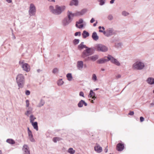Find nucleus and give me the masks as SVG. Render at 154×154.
<instances>
[{
  "mask_svg": "<svg viewBox=\"0 0 154 154\" xmlns=\"http://www.w3.org/2000/svg\"><path fill=\"white\" fill-rule=\"evenodd\" d=\"M49 10L52 13L57 15L60 14L62 12L66 9V7L64 6H60L58 5L55 6V9L52 6H50Z\"/></svg>",
  "mask_w": 154,
  "mask_h": 154,
  "instance_id": "f257e3e1",
  "label": "nucleus"
},
{
  "mask_svg": "<svg viewBox=\"0 0 154 154\" xmlns=\"http://www.w3.org/2000/svg\"><path fill=\"white\" fill-rule=\"evenodd\" d=\"M91 50L88 51L89 53H87V54L84 55L82 57L85 61L88 62L90 61H95L99 58V55L97 54H95L91 56L90 55H92L94 53L91 51Z\"/></svg>",
  "mask_w": 154,
  "mask_h": 154,
  "instance_id": "f03ea898",
  "label": "nucleus"
},
{
  "mask_svg": "<svg viewBox=\"0 0 154 154\" xmlns=\"http://www.w3.org/2000/svg\"><path fill=\"white\" fill-rule=\"evenodd\" d=\"M16 82L19 88H22L23 87L25 83L24 77L22 74H18L16 78Z\"/></svg>",
  "mask_w": 154,
  "mask_h": 154,
  "instance_id": "7ed1b4c3",
  "label": "nucleus"
},
{
  "mask_svg": "<svg viewBox=\"0 0 154 154\" xmlns=\"http://www.w3.org/2000/svg\"><path fill=\"white\" fill-rule=\"evenodd\" d=\"M94 49L98 52H105L108 50V48L106 46L101 44H96L94 47Z\"/></svg>",
  "mask_w": 154,
  "mask_h": 154,
  "instance_id": "20e7f679",
  "label": "nucleus"
},
{
  "mask_svg": "<svg viewBox=\"0 0 154 154\" xmlns=\"http://www.w3.org/2000/svg\"><path fill=\"white\" fill-rule=\"evenodd\" d=\"M84 42H82L78 46V48L79 50L83 49L85 48L86 49L83 51L81 55V57H82L84 55H86L87 53H89L88 51L90 50L91 49V48H88L85 45H84Z\"/></svg>",
  "mask_w": 154,
  "mask_h": 154,
  "instance_id": "39448f33",
  "label": "nucleus"
},
{
  "mask_svg": "<svg viewBox=\"0 0 154 154\" xmlns=\"http://www.w3.org/2000/svg\"><path fill=\"white\" fill-rule=\"evenodd\" d=\"M144 63L140 61H137L134 63L133 65V67L137 70L142 69L144 67Z\"/></svg>",
  "mask_w": 154,
  "mask_h": 154,
  "instance_id": "423d86ee",
  "label": "nucleus"
},
{
  "mask_svg": "<svg viewBox=\"0 0 154 154\" xmlns=\"http://www.w3.org/2000/svg\"><path fill=\"white\" fill-rule=\"evenodd\" d=\"M106 57L109 59V61L110 60L112 63L117 66H119L120 65V63L116 59L114 58L112 56L110 55H108L107 56H106Z\"/></svg>",
  "mask_w": 154,
  "mask_h": 154,
  "instance_id": "0eeeda50",
  "label": "nucleus"
},
{
  "mask_svg": "<svg viewBox=\"0 0 154 154\" xmlns=\"http://www.w3.org/2000/svg\"><path fill=\"white\" fill-rule=\"evenodd\" d=\"M36 11L35 7L33 4L31 3L30 4L29 9V13L30 16L34 15Z\"/></svg>",
  "mask_w": 154,
  "mask_h": 154,
  "instance_id": "6e6552de",
  "label": "nucleus"
},
{
  "mask_svg": "<svg viewBox=\"0 0 154 154\" xmlns=\"http://www.w3.org/2000/svg\"><path fill=\"white\" fill-rule=\"evenodd\" d=\"M105 33V35L108 37L114 34L115 32L112 28H109L106 30Z\"/></svg>",
  "mask_w": 154,
  "mask_h": 154,
  "instance_id": "1a4fd4ad",
  "label": "nucleus"
},
{
  "mask_svg": "<svg viewBox=\"0 0 154 154\" xmlns=\"http://www.w3.org/2000/svg\"><path fill=\"white\" fill-rule=\"evenodd\" d=\"M67 15V16L66 17L72 21L74 17L75 16H77L75 14V13H73L71 11H68Z\"/></svg>",
  "mask_w": 154,
  "mask_h": 154,
  "instance_id": "9d476101",
  "label": "nucleus"
},
{
  "mask_svg": "<svg viewBox=\"0 0 154 154\" xmlns=\"http://www.w3.org/2000/svg\"><path fill=\"white\" fill-rule=\"evenodd\" d=\"M71 22V21L65 17L62 20V23L63 26H68Z\"/></svg>",
  "mask_w": 154,
  "mask_h": 154,
  "instance_id": "9b49d317",
  "label": "nucleus"
},
{
  "mask_svg": "<svg viewBox=\"0 0 154 154\" xmlns=\"http://www.w3.org/2000/svg\"><path fill=\"white\" fill-rule=\"evenodd\" d=\"M83 22V20L82 19H80L78 21H76L75 24V26L78 28L81 29L84 26L83 24H81L79 26L78 24H82Z\"/></svg>",
  "mask_w": 154,
  "mask_h": 154,
  "instance_id": "f8f14e48",
  "label": "nucleus"
},
{
  "mask_svg": "<svg viewBox=\"0 0 154 154\" xmlns=\"http://www.w3.org/2000/svg\"><path fill=\"white\" fill-rule=\"evenodd\" d=\"M124 148V144L119 143L117 145L116 149L119 151H122Z\"/></svg>",
  "mask_w": 154,
  "mask_h": 154,
  "instance_id": "ddd939ff",
  "label": "nucleus"
},
{
  "mask_svg": "<svg viewBox=\"0 0 154 154\" xmlns=\"http://www.w3.org/2000/svg\"><path fill=\"white\" fill-rule=\"evenodd\" d=\"M76 66L79 70H82L83 66V62L82 61H78L77 62Z\"/></svg>",
  "mask_w": 154,
  "mask_h": 154,
  "instance_id": "4468645a",
  "label": "nucleus"
},
{
  "mask_svg": "<svg viewBox=\"0 0 154 154\" xmlns=\"http://www.w3.org/2000/svg\"><path fill=\"white\" fill-rule=\"evenodd\" d=\"M87 9H84L80 11H77L75 12V14L76 16H81L85 14L87 11Z\"/></svg>",
  "mask_w": 154,
  "mask_h": 154,
  "instance_id": "2eb2a0df",
  "label": "nucleus"
},
{
  "mask_svg": "<svg viewBox=\"0 0 154 154\" xmlns=\"http://www.w3.org/2000/svg\"><path fill=\"white\" fill-rule=\"evenodd\" d=\"M28 148V147L26 145H24L23 146V150L24 151V154H30V152Z\"/></svg>",
  "mask_w": 154,
  "mask_h": 154,
  "instance_id": "dca6fc26",
  "label": "nucleus"
},
{
  "mask_svg": "<svg viewBox=\"0 0 154 154\" xmlns=\"http://www.w3.org/2000/svg\"><path fill=\"white\" fill-rule=\"evenodd\" d=\"M22 67L23 70L27 72L29 71L30 69L29 65L27 63H24L22 65Z\"/></svg>",
  "mask_w": 154,
  "mask_h": 154,
  "instance_id": "f3484780",
  "label": "nucleus"
},
{
  "mask_svg": "<svg viewBox=\"0 0 154 154\" xmlns=\"http://www.w3.org/2000/svg\"><path fill=\"white\" fill-rule=\"evenodd\" d=\"M106 57H105L104 58L98 60L97 61V63L98 64H103L109 61L108 59H106L105 58Z\"/></svg>",
  "mask_w": 154,
  "mask_h": 154,
  "instance_id": "a211bd4d",
  "label": "nucleus"
},
{
  "mask_svg": "<svg viewBox=\"0 0 154 154\" xmlns=\"http://www.w3.org/2000/svg\"><path fill=\"white\" fill-rule=\"evenodd\" d=\"M94 150L98 153H100L102 151V147L100 146L99 144L97 143L96 146L94 147Z\"/></svg>",
  "mask_w": 154,
  "mask_h": 154,
  "instance_id": "6ab92c4d",
  "label": "nucleus"
},
{
  "mask_svg": "<svg viewBox=\"0 0 154 154\" xmlns=\"http://www.w3.org/2000/svg\"><path fill=\"white\" fill-rule=\"evenodd\" d=\"M83 105L85 106H87L88 104L84 100H81L78 103V106L79 107L81 108L83 107Z\"/></svg>",
  "mask_w": 154,
  "mask_h": 154,
  "instance_id": "aec40b11",
  "label": "nucleus"
},
{
  "mask_svg": "<svg viewBox=\"0 0 154 154\" xmlns=\"http://www.w3.org/2000/svg\"><path fill=\"white\" fill-rule=\"evenodd\" d=\"M146 82L149 84L152 85L154 84V78L152 77L148 78Z\"/></svg>",
  "mask_w": 154,
  "mask_h": 154,
  "instance_id": "412c9836",
  "label": "nucleus"
},
{
  "mask_svg": "<svg viewBox=\"0 0 154 154\" xmlns=\"http://www.w3.org/2000/svg\"><path fill=\"white\" fill-rule=\"evenodd\" d=\"M92 38L94 41H97L98 40L99 37L97 35V34L95 32H94L92 34Z\"/></svg>",
  "mask_w": 154,
  "mask_h": 154,
  "instance_id": "4be33fe9",
  "label": "nucleus"
},
{
  "mask_svg": "<svg viewBox=\"0 0 154 154\" xmlns=\"http://www.w3.org/2000/svg\"><path fill=\"white\" fill-rule=\"evenodd\" d=\"M79 1L78 0H71L70 2L69 5L70 6L75 5L77 6L78 5Z\"/></svg>",
  "mask_w": 154,
  "mask_h": 154,
  "instance_id": "5701e85b",
  "label": "nucleus"
},
{
  "mask_svg": "<svg viewBox=\"0 0 154 154\" xmlns=\"http://www.w3.org/2000/svg\"><path fill=\"white\" fill-rule=\"evenodd\" d=\"M31 123L32 124L34 128L37 131H38V122H35Z\"/></svg>",
  "mask_w": 154,
  "mask_h": 154,
  "instance_id": "b1692460",
  "label": "nucleus"
},
{
  "mask_svg": "<svg viewBox=\"0 0 154 154\" xmlns=\"http://www.w3.org/2000/svg\"><path fill=\"white\" fill-rule=\"evenodd\" d=\"M82 35L84 38H85L89 36V32L85 30H84L82 33Z\"/></svg>",
  "mask_w": 154,
  "mask_h": 154,
  "instance_id": "393cba45",
  "label": "nucleus"
},
{
  "mask_svg": "<svg viewBox=\"0 0 154 154\" xmlns=\"http://www.w3.org/2000/svg\"><path fill=\"white\" fill-rule=\"evenodd\" d=\"M6 142L12 145L14 144L15 143V141L14 140L12 139H8L6 140Z\"/></svg>",
  "mask_w": 154,
  "mask_h": 154,
  "instance_id": "a878e982",
  "label": "nucleus"
},
{
  "mask_svg": "<svg viewBox=\"0 0 154 154\" xmlns=\"http://www.w3.org/2000/svg\"><path fill=\"white\" fill-rule=\"evenodd\" d=\"M32 109L30 107L28 108V110L25 113V114L27 116H28L29 114L32 113Z\"/></svg>",
  "mask_w": 154,
  "mask_h": 154,
  "instance_id": "bb28decb",
  "label": "nucleus"
},
{
  "mask_svg": "<svg viewBox=\"0 0 154 154\" xmlns=\"http://www.w3.org/2000/svg\"><path fill=\"white\" fill-rule=\"evenodd\" d=\"M123 46V44L122 43H116L115 44V47L118 48H122Z\"/></svg>",
  "mask_w": 154,
  "mask_h": 154,
  "instance_id": "cd10ccee",
  "label": "nucleus"
},
{
  "mask_svg": "<svg viewBox=\"0 0 154 154\" xmlns=\"http://www.w3.org/2000/svg\"><path fill=\"white\" fill-rule=\"evenodd\" d=\"M68 152L70 154H74L75 152V151L73 150L72 148H69L68 150Z\"/></svg>",
  "mask_w": 154,
  "mask_h": 154,
  "instance_id": "c85d7f7f",
  "label": "nucleus"
},
{
  "mask_svg": "<svg viewBox=\"0 0 154 154\" xmlns=\"http://www.w3.org/2000/svg\"><path fill=\"white\" fill-rule=\"evenodd\" d=\"M66 77L68 80L69 81H71L72 78V74L70 73H68L66 75Z\"/></svg>",
  "mask_w": 154,
  "mask_h": 154,
  "instance_id": "c756f323",
  "label": "nucleus"
},
{
  "mask_svg": "<svg viewBox=\"0 0 154 154\" xmlns=\"http://www.w3.org/2000/svg\"><path fill=\"white\" fill-rule=\"evenodd\" d=\"M64 82L62 79H59L57 82V84L58 86H61L63 84Z\"/></svg>",
  "mask_w": 154,
  "mask_h": 154,
  "instance_id": "7c9ffc66",
  "label": "nucleus"
},
{
  "mask_svg": "<svg viewBox=\"0 0 154 154\" xmlns=\"http://www.w3.org/2000/svg\"><path fill=\"white\" fill-rule=\"evenodd\" d=\"M61 140V139L59 137H56L53 139V141L54 143H56L57 141H59Z\"/></svg>",
  "mask_w": 154,
  "mask_h": 154,
  "instance_id": "2f4dec72",
  "label": "nucleus"
},
{
  "mask_svg": "<svg viewBox=\"0 0 154 154\" xmlns=\"http://www.w3.org/2000/svg\"><path fill=\"white\" fill-rule=\"evenodd\" d=\"M122 14L124 16H127L129 14V13L126 11H124L122 12Z\"/></svg>",
  "mask_w": 154,
  "mask_h": 154,
  "instance_id": "473e14b6",
  "label": "nucleus"
},
{
  "mask_svg": "<svg viewBox=\"0 0 154 154\" xmlns=\"http://www.w3.org/2000/svg\"><path fill=\"white\" fill-rule=\"evenodd\" d=\"M35 119V118L34 117L33 115L32 114L31 115L30 117V122L32 123L34 122L33 121Z\"/></svg>",
  "mask_w": 154,
  "mask_h": 154,
  "instance_id": "72a5a7b5",
  "label": "nucleus"
},
{
  "mask_svg": "<svg viewBox=\"0 0 154 154\" xmlns=\"http://www.w3.org/2000/svg\"><path fill=\"white\" fill-rule=\"evenodd\" d=\"M45 103V100L43 99H41L40 101V103H39V107L43 106Z\"/></svg>",
  "mask_w": 154,
  "mask_h": 154,
  "instance_id": "f704fd0d",
  "label": "nucleus"
},
{
  "mask_svg": "<svg viewBox=\"0 0 154 154\" xmlns=\"http://www.w3.org/2000/svg\"><path fill=\"white\" fill-rule=\"evenodd\" d=\"M79 42V40L77 39H75L73 40V43L74 45L78 44Z\"/></svg>",
  "mask_w": 154,
  "mask_h": 154,
  "instance_id": "c9c22d12",
  "label": "nucleus"
},
{
  "mask_svg": "<svg viewBox=\"0 0 154 154\" xmlns=\"http://www.w3.org/2000/svg\"><path fill=\"white\" fill-rule=\"evenodd\" d=\"M92 79L94 82H95L97 80V77L96 75L94 74L92 75Z\"/></svg>",
  "mask_w": 154,
  "mask_h": 154,
  "instance_id": "e433bc0d",
  "label": "nucleus"
},
{
  "mask_svg": "<svg viewBox=\"0 0 154 154\" xmlns=\"http://www.w3.org/2000/svg\"><path fill=\"white\" fill-rule=\"evenodd\" d=\"M94 95H95V93L93 92V90H91L90 91L88 97H89V96L91 97L92 96H94Z\"/></svg>",
  "mask_w": 154,
  "mask_h": 154,
  "instance_id": "4c0bfd02",
  "label": "nucleus"
},
{
  "mask_svg": "<svg viewBox=\"0 0 154 154\" xmlns=\"http://www.w3.org/2000/svg\"><path fill=\"white\" fill-rule=\"evenodd\" d=\"M98 1L100 2L99 5H103L105 3V0H98Z\"/></svg>",
  "mask_w": 154,
  "mask_h": 154,
  "instance_id": "58836bf2",
  "label": "nucleus"
},
{
  "mask_svg": "<svg viewBox=\"0 0 154 154\" xmlns=\"http://www.w3.org/2000/svg\"><path fill=\"white\" fill-rule=\"evenodd\" d=\"M107 19L109 20H112L113 19V17L112 14H109L107 17Z\"/></svg>",
  "mask_w": 154,
  "mask_h": 154,
  "instance_id": "ea45409f",
  "label": "nucleus"
},
{
  "mask_svg": "<svg viewBox=\"0 0 154 154\" xmlns=\"http://www.w3.org/2000/svg\"><path fill=\"white\" fill-rule=\"evenodd\" d=\"M58 69L57 68H55L53 69L52 71V73L55 74L57 73H58Z\"/></svg>",
  "mask_w": 154,
  "mask_h": 154,
  "instance_id": "a19ab883",
  "label": "nucleus"
},
{
  "mask_svg": "<svg viewBox=\"0 0 154 154\" xmlns=\"http://www.w3.org/2000/svg\"><path fill=\"white\" fill-rule=\"evenodd\" d=\"M30 140L32 142H35V140L33 137V135L32 136L29 137Z\"/></svg>",
  "mask_w": 154,
  "mask_h": 154,
  "instance_id": "79ce46f5",
  "label": "nucleus"
},
{
  "mask_svg": "<svg viewBox=\"0 0 154 154\" xmlns=\"http://www.w3.org/2000/svg\"><path fill=\"white\" fill-rule=\"evenodd\" d=\"M81 35V32H76L75 33V36H77L79 35V36H80Z\"/></svg>",
  "mask_w": 154,
  "mask_h": 154,
  "instance_id": "37998d69",
  "label": "nucleus"
},
{
  "mask_svg": "<svg viewBox=\"0 0 154 154\" xmlns=\"http://www.w3.org/2000/svg\"><path fill=\"white\" fill-rule=\"evenodd\" d=\"M26 107H28L29 106V101L28 100H26Z\"/></svg>",
  "mask_w": 154,
  "mask_h": 154,
  "instance_id": "c03bdc74",
  "label": "nucleus"
},
{
  "mask_svg": "<svg viewBox=\"0 0 154 154\" xmlns=\"http://www.w3.org/2000/svg\"><path fill=\"white\" fill-rule=\"evenodd\" d=\"M30 92L29 90H27L25 91V94L26 95H30Z\"/></svg>",
  "mask_w": 154,
  "mask_h": 154,
  "instance_id": "a18cd8bd",
  "label": "nucleus"
},
{
  "mask_svg": "<svg viewBox=\"0 0 154 154\" xmlns=\"http://www.w3.org/2000/svg\"><path fill=\"white\" fill-rule=\"evenodd\" d=\"M79 95L80 96H82L83 97H84V94L83 92L82 91H80L79 92Z\"/></svg>",
  "mask_w": 154,
  "mask_h": 154,
  "instance_id": "49530a36",
  "label": "nucleus"
},
{
  "mask_svg": "<svg viewBox=\"0 0 154 154\" xmlns=\"http://www.w3.org/2000/svg\"><path fill=\"white\" fill-rule=\"evenodd\" d=\"M28 134L29 137L32 136L33 135L31 131H30V132H28Z\"/></svg>",
  "mask_w": 154,
  "mask_h": 154,
  "instance_id": "de8ad7c7",
  "label": "nucleus"
},
{
  "mask_svg": "<svg viewBox=\"0 0 154 154\" xmlns=\"http://www.w3.org/2000/svg\"><path fill=\"white\" fill-rule=\"evenodd\" d=\"M144 120V119L143 117L141 116L140 117V120L141 122H143Z\"/></svg>",
  "mask_w": 154,
  "mask_h": 154,
  "instance_id": "09e8293b",
  "label": "nucleus"
},
{
  "mask_svg": "<svg viewBox=\"0 0 154 154\" xmlns=\"http://www.w3.org/2000/svg\"><path fill=\"white\" fill-rule=\"evenodd\" d=\"M134 114V111H130L128 113V115L131 116H133Z\"/></svg>",
  "mask_w": 154,
  "mask_h": 154,
  "instance_id": "8fccbe9b",
  "label": "nucleus"
},
{
  "mask_svg": "<svg viewBox=\"0 0 154 154\" xmlns=\"http://www.w3.org/2000/svg\"><path fill=\"white\" fill-rule=\"evenodd\" d=\"M95 21V20L94 18H92L90 21V22L91 23H93Z\"/></svg>",
  "mask_w": 154,
  "mask_h": 154,
  "instance_id": "3c124183",
  "label": "nucleus"
},
{
  "mask_svg": "<svg viewBox=\"0 0 154 154\" xmlns=\"http://www.w3.org/2000/svg\"><path fill=\"white\" fill-rule=\"evenodd\" d=\"M105 31H103V30H102L101 29H100V30H99V32H100L103 33L104 35H105Z\"/></svg>",
  "mask_w": 154,
  "mask_h": 154,
  "instance_id": "603ef678",
  "label": "nucleus"
},
{
  "mask_svg": "<svg viewBox=\"0 0 154 154\" xmlns=\"http://www.w3.org/2000/svg\"><path fill=\"white\" fill-rule=\"evenodd\" d=\"M121 76L120 74H118L116 76V78L117 79H119L121 78Z\"/></svg>",
  "mask_w": 154,
  "mask_h": 154,
  "instance_id": "864d4df0",
  "label": "nucleus"
},
{
  "mask_svg": "<svg viewBox=\"0 0 154 154\" xmlns=\"http://www.w3.org/2000/svg\"><path fill=\"white\" fill-rule=\"evenodd\" d=\"M90 97H91L92 99H94V100H95L96 98H97V97H96L95 96V95H94V96H92L91 97L90 96Z\"/></svg>",
  "mask_w": 154,
  "mask_h": 154,
  "instance_id": "5fc2aeb1",
  "label": "nucleus"
},
{
  "mask_svg": "<svg viewBox=\"0 0 154 154\" xmlns=\"http://www.w3.org/2000/svg\"><path fill=\"white\" fill-rule=\"evenodd\" d=\"M150 106L151 107H152L153 106H154V100L150 104Z\"/></svg>",
  "mask_w": 154,
  "mask_h": 154,
  "instance_id": "6e6d98bb",
  "label": "nucleus"
},
{
  "mask_svg": "<svg viewBox=\"0 0 154 154\" xmlns=\"http://www.w3.org/2000/svg\"><path fill=\"white\" fill-rule=\"evenodd\" d=\"M6 1L8 3H11L12 2V0H6Z\"/></svg>",
  "mask_w": 154,
  "mask_h": 154,
  "instance_id": "4d7b16f0",
  "label": "nucleus"
},
{
  "mask_svg": "<svg viewBox=\"0 0 154 154\" xmlns=\"http://www.w3.org/2000/svg\"><path fill=\"white\" fill-rule=\"evenodd\" d=\"M114 1H115V0H111V1H110V3L111 4H113L114 2Z\"/></svg>",
  "mask_w": 154,
  "mask_h": 154,
  "instance_id": "13d9d810",
  "label": "nucleus"
},
{
  "mask_svg": "<svg viewBox=\"0 0 154 154\" xmlns=\"http://www.w3.org/2000/svg\"><path fill=\"white\" fill-rule=\"evenodd\" d=\"M97 21H96V22L95 23H94V24H93V26H96L97 24Z\"/></svg>",
  "mask_w": 154,
  "mask_h": 154,
  "instance_id": "bf43d9fd",
  "label": "nucleus"
},
{
  "mask_svg": "<svg viewBox=\"0 0 154 154\" xmlns=\"http://www.w3.org/2000/svg\"><path fill=\"white\" fill-rule=\"evenodd\" d=\"M107 151H108V149H107V148H106L104 149V152H105L106 153V152H107Z\"/></svg>",
  "mask_w": 154,
  "mask_h": 154,
  "instance_id": "052dcab7",
  "label": "nucleus"
},
{
  "mask_svg": "<svg viewBox=\"0 0 154 154\" xmlns=\"http://www.w3.org/2000/svg\"><path fill=\"white\" fill-rule=\"evenodd\" d=\"M31 131L29 127L27 128V131L28 132H30V131Z\"/></svg>",
  "mask_w": 154,
  "mask_h": 154,
  "instance_id": "680f3d73",
  "label": "nucleus"
},
{
  "mask_svg": "<svg viewBox=\"0 0 154 154\" xmlns=\"http://www.w3.org/2000/svg\"><path fill=\"white\" fill-rule=\"evenodd\" d=\"M102 28V26H99L98 27V29H99V30L100 29Z\"/></svg>",
  "mask_w": 154,
  "mask_h": 154,
  "instance_id": "e2e57ef3",
  "label": "nucleus"
},
{
  "mask_svg": "<svg viewBox=\"0 0 154 154\" xmlns=\"http://www.w3.org/2000/svg\"><path fill=\"white\" fill-rule=\"evenodd\" d=\"M101 29H102L103 30H104L105 29V28L103 26H102Z\"/></svg>",
  "mask_w": 154,
  "mask_h": 154,
  "instance_id": "0e129e2a",
  "label": "nucleus"
},
{
  "mask_svg": "<svg viewBox=\"0 0 154 154\" xmlns=\"http://www.w3.org/2000/svg\"><path fill=\"white\" fill-rule=\"evenodd\" d=\"M13 36V38H14V39L16 38V37H15L14 35V36Z\"/></svg>",
  "mask_w": 154,
  "mask_h": 154,
  "instance_id": "69168bd1",
  "label": "nucleus"
},
{
  "mask_svg": "<svg viewBox=\"0 0 154 154\" xmlns=\"http://www.w3.org/2000/svg\"><path fill=\"white\" fill-rule=\"evenodd\" d=\"M99 89V88H96L94 90V91H97Z\"/></svg>",
  "mask_w": 154,
  "mask_h": 154,
  "instance_id": "338daca9",
  "label": "nucleus"
},
{
  "mask_svg": "<svg viewBox=\"0 0 154 154\" xmlns=\"http://www.w3.org/2000/svg\"><path fill=\"white\" fill-rule=\"evenodd\" d=\"M101 70L102 71H104L105 70V69L103 68H102L101 69Z\"/></svg>",
  "mask_w": 154,
  "mask_h": 154,
  "instance_id": "774afa93",
  "label": "nucleus"
}]
</instances>
